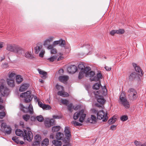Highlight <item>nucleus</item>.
I'll return each mask as SVG.
<instances>
[{
  "label": "nucleus",
  "instance_id": "2f4dec72",
  "mask_svg": "<svg viewBox=\"0 0 146 146\" xmlns=\"http://www.w3.org/2000/svg\"><path fill=\"white\" fill-rule=\"evenodd\" d=\"M35 50L36 54H38V53L40 52L41 50L43 49L42 48V45H37V46L35 47Z\"/></svg>",
  "mask_w": 146,
  "mask_h": 146
},
{
  "label": "nucleus",
  "instance_id": "3c124183",
  "mask_svg": "<svg viewBox=\"0 0 146 146\" xmlns=\"http://www.w3.org/2000/svg\"><path fill=\"white\" fill-rule=\"evenodd\" d=\"M117 33L118 34H122L124 33L125 31L123 29H120L116 30Z\"/></svg>",
  "mask_w": 146,
  "mask_h": 146
},
{
  "label": "nucleus",
  "instance_id": "c85d7f7f",
  "mask_svg": "<svg viewBox=\"0 0 146 146\" xmlns=\"http://www.w3.org/2000/svg\"><path fill=\"white\" fill-rule=\"evenodd\" d=\"M16 80L17 83L19 84H20L23 81V79L21 75H18L16 77Z\"/></svg>",
  "mask_w": 146,
  "mask_h": 146
},
{
  "label": "nucleus",
  "instance_id": "4468645a",
  "mask_svg": "<svg viewBox=\"0 0 146 146\" xmlns=\"http://www.w3.org/2000/svg\"><path fill=\"white\" fill-rule=\"evenodd\" d=\"M54 120L53 119H45L44 125L46 127H49L54 124Z\"/></svg>",
  "mask_w": 146,
  "mask_h": 146
},
{
  "label": "nucleus",
  "instance_id": "cd10ccee",
  "mask_svg": "<svg viewBox=\"0 0 146 146\" xmlns=\"http://www.w3.org/2000/svg\"><path fill=\"white\" fill-rule=\"evenodd\" d=\"M7 81L8 84L10 87H13L15 86L14 80L10 79H7Z\"/></svg>",
  "mask_w": 146,
  "mask_h": 146
},
{
  "label": "nucleus",
  "instance_id": "4be33fe9",
  "mask_svg": "<svg viewBox=\"0 0 146 146\" xmlns=\"http://www.w3.org/2000/svg\"><path fill=\"white\" fill-rule=\"evenodd\" d=\"M29 85L27 84H23L20 86L19 91L20 92H22L26 90L29 87Z\"/></svg>",
  "mask_w": 146,
  "mask_h": 146
},
{
  "label": "nucleus",
  "instance_id": "1a4fd4ad",
  "mask_svg": "<svg viewBox=\"0 0 146 146\" xmlns=\"http://www.w3.org/2000/svg\"><path fill=\"white\" fill-rule=\"evenodd\" d=\"M20 108L25 113H29L32 114L33 113V106L31 104H30L28 108H26L23 106V104H20Z\"/></svg>",
  "mask_w": 146,
  "mask_h": 146
},
{
  "label": "nucleus",
  "instance_id": "680f3d73",
  "mask_svg": "<svg viewBox=\"0 0 146 146\" xmlns=\"http://www.w3.org/2000/svg\"><path fill=\"white\" fill-rule=\"evenodd\" d=\"M38 104L39 106L42 108L44 104H43L40 101H38Z\"/></svg>",
  "mask_w": 146,
  "mask_h": 146
},
{
  "label": "nucleus",
  "instance_id": "8fccbe9b",
  "mask_svg": "<svg viewBox=\"0 0 146 146\" xmlns=\"http://www.w3.org/2000/svg\"><path fill=\"white\" fill-rule=\"evenodd\" d=\"M12 140L17 143L19 144V140L18 137H13L12 138Z\"/></svg>",
  "mask_w": 146,
  "mask_h": 146
},
{
  "label": "nucleus",
  "instance_id": "a211bd4d",
  "mask_svg": "<svg viewBox=\"0 0 146 146\" xmlns=\"http://www.w3.org/2000/svg\"><path fill=\"white\" fill-rule=\"evenodd\" d=\"M79 117H80L79 121L82 122V110H80L79 112H76L74 115L73 119H77Z\"/></svg>",
  "mask_w": 146,
  "mask_h": 146
},
{
  "label": "nucleus",
  "instance_id": "393cba45",
  "mask_svg": "<svg viewBox=\"0 0 146 146\" xmlns=\"http://www.w3.org/2000/svg\"><path fill=\"white\" fill-rule=\"evenodd\" d=\"M38 71L39 74L41 75V77L43 79H46L47 77V73L46 72L38 69Z\"/></svg>",
  "mask_w": 146,
  "mask_h": 146
},
{
  "label": "nucleus",
  "instance_id": "6e6d98bb",
  "mask_svg": "<svg viewBox=\"0 0 146 146\" xmlns=\"http://www.w3.org/2000/svg\"><path fill=\"white\" fill-rule=\"evenodd\" d=\"M72 108L73 104L72 103H70L68 105V109L69 111H71Z\"/></svg>",
  "mask_w": 146,
  "mask_h": 146
},
{
  "label": "nucleus",
  "instance_id": "58836bf2",
  "mask_svg": "<svg viewBox=\"0 0 146 146\" xmlns=\"http://www.w3.org/2000/svg\"><path fill=\"white\" fill-rule=\"evenodd\" d=\"M35 142L37 143L38 144L41 141V138L40 135H36L35 137Z\"/></svg>",
  "mask_w": 146,
  "mask_h": 146
},
{
  "label": "nucleus",
  "instance_id": "0e129e2a",
  "mask_svg": "<svg viewBox=\"0 0 146 146\" xmlns=\"http://www.w3.org/2000/svg\"><path fill=\"white\" fill-rule=\"evenodd\" d=\"M64 71L63 69H60L58 71V73L60 75H62L63 74Z\"/></svg>",
  "mask_w": 146,
  "mask_h": 146
},
{
  "label": "nucleus",
  "instance_id": "603ef678",
  "mask_svg": "<svg viewBox=\"0 0 146 146\" xmlns=\"http://www.w3.org/2000/svg\"><path fill=\"white\" fill-rule=\"evenodd\" d=\"M42 109L46 110H48L50 109L51 107L49 105L44 104Z\"/></svg>",
  "mask_w": 146,
  "mask_h": 146
},
{
  "label": "nucleus",
  "instance_id": "7c9ffc66",
  "mask_svg": "<svg viewBox=\"0 0 146 146\" xmlns=\"http://www.w3.org/2000/svg\"><path fill=\"white\" fill-rule=\"evenodd\" d=\"M64 137V134L60 132L57 133L56 137L57 140H62Z\"/></svg>",
  "mask_w": 146,
  "mask_h": 146
},
{
  "label": "nucleus",
  "instance_id": "5701e85b",
  "mask_svg": "<svg viewBox=\"0 0 146 146\" xmlns=\"http://www.w3.org/2000/svg\"><path fill=\"white\" fill-rule=\"evenodd\" d=\"M91 70V68L89 66H85L83 62V73L85 74V75L88 73Z\"/></svg>",
  "mask_w": 146,
  "mask_h": 146
},
{
  "label": "nucleus",
  "instance_id": "a878e982",
  "mask_svg": "<svg viewBox=\"0 0 146 146\" xmlns=\"http://www.w3.org/2000/svg\"><path fill=\"white\" fill-rule=\"evenodd\" d=\"M47 49L50 50V53L52 54H55L57 53L56 49L54 48L53 45H49L47 46Z\"/></svg>",
  "mask_w": 146,
  "mask_h": 146
},
{
  "label": "nucleus",
  "instance_id": "de8ad7c7",
  "mask_svg": "<svg viewBox=\"0 0 146 146\" xmlns=\"http://www.w3.org/2000/svg\"><path fill=\"white\" fill-rule=\"evenodd\" d=\"M56 88L59 91L64 90V88L63 86H60L58 84L56 85Z\"/></svg>",
  "mask_w": 146,
  "mask_h": 146
},
{
  "label": "nucleus",
  "instance_id": "5fc2aeb1",
  "mask_svg": "<svg viewBox=\"0 0 146 146\" xmlns=\"http://www.w3.org/2000/svg\"><path fill=\"white\" fill-rule=\"evenodd\" d=\"M121 120L123 121H125L128 119V117L127 115H123L120 118Z\"/></svg>",
  "mask_w": 146,
  "mask_h": 146
},
{
  "label": "nucleus",
  "instance_id": "c03bdc74",
  "mask_svg": "<svg viewBox=\"0 0 146 146\" xmlns=\"http://www.w3.org/2000/svg\"><path fill=\"white\" fill-rule=\"evenodd\" d=\"M116 119V118H113V117L108 120V122L109 124H112L115 122Z\"/></svg>",
  "mask_w": 146,
  "mask_h": 146
},
{
  "label": "nucleus",
  "instance_id": "ddd939ff",
  "mask_svg": "<svg viewBox=\"0 0 146 146\" xmlns=\"http://www.w3.org/2000/svg\"><path fill=\"white\" fill-rule=\"evenodd\" d=\"M77 70V67L74 65H71L68 66L67 68V71L69 74H73Z\"/></svg>",
  "mask_w": 146,
  "mask_h": 146
},
{
  "label": "nucleus",
  "instance_id": "6ab92c4d",
  "mask_svg": "<svg viewBox=\"0 0 146 146\" xmlns=\"http://www.w3.org/2000/svg\"><path fill=\"white\" fill-rule=\"evenodd\" d=\"M85 76L86 77H90V80L91 81H94L93 80L95 78V72L94 71H90Z\"/></svg>",
  "mask_w": 146,
  "mask_h": 146
},
{
  "label": "nucleus",
  "instance_id": "2eb2a0df",
  "mask_svg": "<svg viewBox=\"0 0 146 146\" xmlns=\"http://www.w3.org/2000/svg\"><path fill=\"white\" fill-rule=\"evenodd\" d=\"M132 65L135 68V71L137 72L138 74L140 76H143V73L140 67L139 66H137V65L135 63H133Z\"/></svg>",
  "mask_w": 146,
  "mask_h": 146
},
{
  "label": "nucleus",
  "instance_id": "20e7f679",
  "mask_svg": "<svg viewBox=\"0 0 146 146\" xmlns=\"http://www.w3.org/2000/svg\"><path fill=\"white\" fill-rule=\"evenodd\" d=\"M119 104L123 105L125 108L128 109L129 107V104L125 98L124 93H121L118 100Z\"/></svg>",
  "mask_w": 146,
  "mask_h": 146
},
{
  "label": "nucleus",
  "instance_id": "f8f14e48",
  "mask_svg": "<svg viewBox=\"0 0 146 146\" xmlns=\"http://www.w3.org/2000/svg\"><path fill=\"white\" fill-rule=\"evenodd\" d=\"M65 41L64 40L62 39H60L59 40L55 41L53 42L52 44L50 45H53V46H55L58 44L62 47H65Z\"/></svg>",
  "mask_w": 146,
  "mask_h": 146
},
{
  "label": "nucleus",
  "instance_id": "ea45409f",
  "mask_svg": "<svg viewBox=\"0 0 146 146\" xmlns=\"http://www.w3.org/2000/svg\"><path fill=\"white\" fill-rule=\"evenodd\" d=\"M101 85L100 83L99 82V83H96L93 86V89L96 90H98Z\"/></svg>",
  "mask_w": 146,
  "mask_h": 146
},
{
  "label": "nucleus",
  "instance_id": "e433bc0d",
  "mask_svg": "<svg viewBox=\"0 0 146 146\" xmlns=\"http://www.w3.org/2000/svg\"><path fill=\"white\" fill-rule=\"evenodd\" d=\"M49 143V140L48 138H45L42 142V146H47Z\"/></svg>",
  "mask_w": 146,
  "mask_h": 146
},
{
  "label": "nucleus",
  "instance_id": "7ed1b4c3",
  "mask_svg": "<svg viewBox=\"0 0 146 146\" xmlns=\"http://www.w3.org/2000/svg\"><path fill=\"white\" fill-rule=\"evenodd\" d=\"M23 137L24 140H27L30 141H31L33 137V135L30 129L27 127L26 129H24V132L22 136Z\"/></svg>",
  "mask_w": 146,
  "mask_h": 146
},
{
  "label": "nucleus",
  "instance_id": "9d476101",
  "mask_svg": "<svg viewBox=\"0 0 146 146\" xmlns=\"http://www.w3.org/2000/svg\"><path fill=\"white\" fill-rule=\"evenodd\" d=\"M95 97L97 99V101L98 103H96V106L98 107H102V106L104 105L106 102V100L103 98V96L99 95H95Z\"/></svg>",
  "mask_w": 146,
  "mask_h": 146
},
{
  "label": "nucleus",
  "instance_id": "b1692460",
  "mask_svg": "<svg viewBox=\"0 0 146 146\" xmlns=\"http://www.w3.org/2000/svg\"><path fill=\"white\" fill-rule=\"evenodd\" d=\"M68 78L69 77L68 76H60L58 78L59 81L64 83L66 82Z\"/></svg>",
  "mask_w": 146,
  "mask_h": 146
},
{
  "label": "nucleus",
  "instance_id": "bb28decb",
  "mask_svg": "<svg viewBox=\"0 0 146 146\" xmlns=\"http://www.w3.org/2000/svg\"><path fill=\"white\" fill-rule=\"evenodd\" d=\"M58 94L60 96L64 97H68L69 96V94L67 93L64 91V90L59 91L58 92Z\"/></svg>",
  "mask_w": 146,
  "mask_h": 146
},
{
  "label": "nucleus",
  "instance_id": "338daca9",
  "mask_svg": "<svg viewBox=\"0 0 146 146\" xmlns=\"http://www.w3.org/2000/svg\"><path fill=\"white\" fill-rule=\"evenodd\" d=\"M116 125H111L110 127V129L112 130H115V129L116 128Z\"/></svg>",
  "mask_w": 146,
  "mask_h": 146
},
{
  "label": "nucleus",
  "instance_id": "79ce46f5",
  "mask_svg": "<svg viewBox=\"0 0 146 146\" xmlns=\"http://www.w3.org/2000/svg\"><path fill=\"white\" fill-rule=\"evenodd\" d=\"M57 58V56H54L50 57V58H48L47 59V60L49 62H54Z\"/></svg>",
  "mask_w": 146,
  "mask_h": 146
},
{
  "label": "nucleus",
  "instance_id": "4c0bfd02",
  "mask_svg": "<svg viewBox=\"0 0 146 146\" xmlns=\"http://www.w3.org/2000/svg\"><path fill=\"white\" fill-rule=\"evenodd\" d=\"M6 134H9L11 133V128L9 126H7L6 129L3 131Z\"/></svg>",
  "mask_w": 146,
  "mask_h": 146
},
{
  "label": "nucleus",
  "instance_id": "423d86ee",
  "mask_svg": "<svg viewBox=\"0 0 146 146\" xmlns=\"http://www.w3.org/2000/svg\"><path fill=\"white\" fill-rule=\"evenodd\" d=\"M10 93V90L7 87L3 84L0 86V95L3 97H7Z\"/></svg>",
  "mask_w": 146,
  "mask_h": 146
},
{
  "label": "nucleus",
  "instance_id": "bf43d9fd",
  "mask_svg": "<svg viewBox=\"0 0 146 146\" xmlns=\"http://www.w3.org/2000/svg\"><path fill=\"white\" fill-rule=\"evenodd\" d=\"M86 112L85 110L83 109V122H84V119L86 116V114L85 113Z\"/></svg>",
  "mask_w": 146,
  "mask_h": 146
},
{
  "label": "nucleus",
  "instance_id": "0eeeda50",
  "mask_svg": "<svg viewBox=\"0 0 146 146\" xmlns=\"http://www.w3.org/2000/svg\"><path fill=\"white\" fill-rule=\"evenodd\" d=\"M107 115V113H105L103 110L100 111L97 113V118L100 120L103 119V121L105 122L108 119Z\"/></svg>",
  "mask_w": 146,
  "mask_h": 146
},
{
  "label": "nucleus",
  "instance_id": "c756f323",
  "mask_svg": "<svg viewBox=\"0 0 146 146\" xmlns=\"http://www.w3.org/2000/svg\"><path fill=\"white\" fill-rule=\"evenodd\" d=\"M78 68L79 69L81 70L79 74L78 78L79 79H81L82 78V62L78 64Z\"/></svg>",
  "mask_w": 146,
  "mask_h": 146
},
{
  "label": "nucleus",
  "instance_id": "4d7b16f0",
  "mask_svg": "<svg viewBox=\"0 0 146 146\" xmlns=\"http://www.w3.org/2000/svg\"><path fill=\"white\" fill-rule=\"evenodd\" d=\"M45 51L44 50H41L39 54V56L41 57H42L45 53Z\"/></svg>",
  "mask_w": 146,
  "mask_h": 146
},
{
  "label": "nucleus",
  "instance_id": "49530a36",
  "mask_svg": "<svg viewBox=\"0 0 146 146\" xmlns=\"http://www.w3.org/2000/svg\"><path fill=\"white\" fill-rule=\"evenodd\" d=\"M36 119L39 121L41 122L43 120V118L41 115L37 116L36 117Z\"/></svg>",
  "mask_w": 146,
  "mask_h": 146
},
{
  "label": "nucleus",
  "instance_id": "e2e57ef3",
  "mask_svg": "<svg viewBox=\"0 0 146 146\" xmlns=\"http://www.w3.org/2000/svg\"><path fill=\"white\" fill-rule=\"evenodd\" d=\"M134 143L136 146H139L140 145L141 143L140 142L135 140V141Z\"/></svg>",
  "mask_w": 146,
  "mask_h": 146
},
{
  "label": "nucleus",
  "instance_id": "aec40b11",
  "mask_svg": "<svg viewBox=\"0 0 146 146\" xmlns=\"http://www.w3.org/2000/svg\"><path fill=\"white\" fill-rule=\"evenodd\" d=\"M96 116L93 115H91L90 118H88L86 122L87 123H90L92 124H95L96 122Z\"/></svg>",
  "mask_w": 146,
  "mask_h": 146
},
{
  "label": "nucleus",
  "instance_id": "412c9836",
  "mask_svg": "<svg viewBox=\"0 0 146 146\" xmlns=\"http://www.w3.org/2000/svg\"><path fill=\"white\" fill-rule=\"evenodd\" d=\"M54 38V37L53 36H50L49 37L44 40L43 43V45L44 46H48L50 45L49 44L50 42L52 41Z\"/></svg>",
  "mask_w": 146,
  "mask_h": 146
},
{
  "label": "nucleus",
  "instance_id": "f03ea898",
  "mask_svg": "<svg viewBox=\"0 0 146 146\" xmlns=\"http://www.w3.org/2000/svg\"><path fill=\"white\" fill-rule=\"evenodd\" d=\"M65 135L67 138H64L63 141L64 145L63 146H71V144L70 143V137L71 135L69 127H65L64 130Z\"/></svg>",
  "mask_w": 146,
  "mask_h": 146
},
{
  "label": "nucleus",
  "instance_id": "f257e3e1",
  "mask_svg": "<svg viewBox=\"0 0 146 146\" xmlns=\"http://www.w3.org/2000/svg\"><path fill=\"white\" fill-rule=\"evenodd\" d=\"M6 49L8 51L14 53L18 57H21L24 52L23 49L21 47L15 44L7 45Z\"/></svg>",
  "mask_w": 146,
  "mask_h": 146
},
{
  "label": "nucleus",
  "instance_id": "473e14b6",
  "mask_svg": "<svg viewBox=\"0 0 146 146\" xmlns=\"http://www.w3.org/2000/svg\"><path fill=\"white\" fill-rule=\"evenodd\" d=\"M52 142L55 146H61L62 145V142L58 140H54L52 141Z\"/></svg>",
  "mask_w": 146,
  "mask_h": 146
},
{
  "label": "nucleus",
  "instance_id": "c9c22d12",
  "mask_svg": "<svg viewBox=\"0 0 146 146\" xmlns=\"http://www.w3.org/2000/svg\"><path fill=\"white\" fill-rule=\"evenodd\" d=\"M25 56L29 59H31L34 58V56L31 54V52H26L25 54Z\"/></svg>",
  "mask_w": 146,
  "mask_h": 146
},
{
  "label": "nucleus",
  "instance_id": "052dcab7",
  "mask_svg": "<svg viewBox=\"0 0 146 146\" xmlns=\"http://www.w3.org/2000/svg\"><path fill=\"white\" fill-rule=\"evenodd\" d=\"M61 102L63 104L67 105L68 103V101L66 100H62Z\"/></svg>",
  "mask_w": 146,
  "mask_h": 146
},
{
  "label": "nucleus",
  "instance_id": "864d4df0",
  "mask_svg": "<svg viewBox=\"0 0 146 146\" xmlns=\"http://www.w3.org/2000/svg\"><path fill=\"white\" fill-rule=\"evenodd\" d=\"M1 129L3 130V131L6 129L7 127V126L6 123L4 122L1 123Z\"/></svg>",
  "mask_w": 146,
  "mask_h": 146
},
{
  "label": "nucleus",
  "instance_id": "69168bd1",
  "mask_svg": "<svg viewBox=\"0 0 146 146\" xmlns=\"http://www.w3.org/2000/svg\"><path fill=\"white\" fill-rule=\"evenodd\" d=\"M115 33H117L116 30H113L110 32V34L112 35H113Z\"/></svg>",
  "mask_w": 146,
  "mask_h": 146
},
{
  "label": "nucleus",
  "instance_id": "6e6552de",
  "mask_svg": "<svg viewBox=\"0 0 146 146\" xmlns=\"http://www.w3.org/2000/svg\"><path fill=\"white\" fill-rule=\"evenodd\" d=\"M128 95L129 99L131 100H135L137 98V92L133 89H130L129 90Z\"/></svg>",
  "mask_w": 146,
  "mask_h": 146
},
{
  "label": "nucleus",
  "instance_id": "dca6fc26",
  "mask_svg": "<svg viewBox=\"0 0 146 146\" xmlns=\"http://www.w3.org/2000/svg\"><path fill=\"white\" fill-rule=\"evenodd\" d=\"M91 48V46L88 43L84 44L83 45V50H84L83 55H85L86 56L89 52V50Z\"/></svg>",
  "mask_w": 146,
  "mask_h": 146
},
{
  "label": "nucleus",
  "instance_id": "a19ab883",
  "mask_svg": "<svg viewBox=\"0 0 146 146\" xmlns=\"http://www.w3.org/2000/svg\"><path fill=\"white\" fill-rule=\"evenodd\" d=\"M23 132L20 129H17L15 131V134L16 135L19 136H22Z\"/></svg>",
  "mask_w": 146,
  "mask_h": 146
},
{
  "label": "nucleus",
  "instance_id": "13d9d810",
  "mask_svg": "<svg viewBox=\"0 0 146 146\" xmlns=\"http://www.w3.org/2000/svg\"><path fill=\"white\" fill-rule=\"evenodd\" d=\"M5 115L6 113L4 112H0V119H2L5 116Z\"/></svg>",
  "mask_w": 146,
  "mask_h": 146
},
{
  "label": "nucleus",
  "instance_id": "72a5a7b5",
  "mask_svg": "<svg viewBox=\"0 0 146 146\" xmlns=\"http://www.w3.org/2000/svg\"><path fill=\"white\" fill-rule=\"evenodd\" d=\"M16 74L14 72H9L8 74L9 78L11 79L15 80Z\"/></svg>",
  "mask_w": 146,
  "mask_h": 146
},
{
  "label": "nucleus",
  "instance_id": "774afa93",
  "mask_svg": "<svg viewBox=\"0 0 146 146\" xmlns=\"http://www.w3.org/2000/svg\"><path fill=\"white\" fill-rule=\"evenodd\" d=\"M105 68L107 71H109L111 69V67L107 66H106L105 67Z\"/></svg>",
  "mask_w": 146,
  "mask_h": 146
},
{
  "label": "nucleus",
  "instance_id": "a18cd8bd",
  "mask_svg": "<svg viewBox=\"0 0 146 146\" xmlns=\"http://www.w3.org/2000/svg\"><path fill=\"white\" fill-rule=\"evenodd\" d=\"M23 118L25 121H27L29 119L30 116L27 114L23 116Z\"/></svg>",
  "mask_w": 146,
  "mask_h": 146
},
{
  "label": "nucleus",
  "instance_id": "37998d69",
  "mask_svg": "<svg viewBox=\"0 0 146 146\" xmlns=\"http://www.w3.org/2000/svg\"><path fill=\"white\" fill-rule=\"evenodd\" d=\"M60 128L59 126H54L52 128V131L53 132L58 131L60 130Z\"/></svg>",
  "mask_w": 146,
  "mask_h": 146
},
{
  "label": "nucleus",
  "instance_id": "f3484780",
  "mask_svg": "<svg viewBox=\"0 0 146 146\" xmlns=\"http://www.w3.org/2000/svg\"><path fill=\"white\" fill-rule=\"evenodd\" d=\"M129 79V81H133L137 79L138 80H140V78L136 73L133 72L130 74Z\"/></svg>",
  "mask_w": 146,
  "mask_h": 146
},
{
  "label": "nucleus",
  "instance_id": "39448f33",
  "mask_svg": "<svg viewBox=\"0 0 146 146\" xmlns=\"http://www.w3.org/2000/svg\"><path fill=\"white\" fill-rule=\"evenodd\" d=\"M20 96L21 98H24L25 102L27 103L30 102L32 100L34 96L31 94V91L29 90L22 93L20 94Z\"/></svg>",
  "mask_w": 146,
  "mask_h": 146
},
{
  "label": "nucleus",
  "instance_id": "09e8293b",
  "mask_svg": "<svg viewBox=\"0 0 146 146\" xmlns=\"http://www.w3.org/2000/svg\"><path fill=\"white\" fill-rule=\"evenodd\" d=\"M71 123L74 124V126H80L82 125V124L79 123V122H76V121H72Z\"/></svg>",
  "mask_w": 146,
  "mask_h": 146
},
{
  "label": "nucleus",
  "instance_id": "9b49d317",
  "mask_svg": "<svg viewBox=\"0 0 146 146\" xmlns=\"http://www.w3.org/2000/svg\"><path fill=\"white\" fill-rule=\"evenodd\" d=\"M102 89L100 90L94 91L93 93L95 95H99L100 96H104L106 95L107 90L105 86L101 87Z\"/></svg>",
  "mask_w": 146,
  "mask_h": 146
},
{
  "label": "nucleus",
  "instance_id": "f704fd0d",
  "mask_svg": "<svg viewBox=\"0 0 146 146\" xmlns=\"http://www.w3.org/2000/svg\"><path fill=\"white\" fill-rule=\"evenodd\" d=\"M102 78V74L100 73H98L97 74V76H95V78L93 80L94 81H97L101 79Z\"/></svg>",
  "mask_w": 146,
  "mask_h": 146
}]
</instances>
